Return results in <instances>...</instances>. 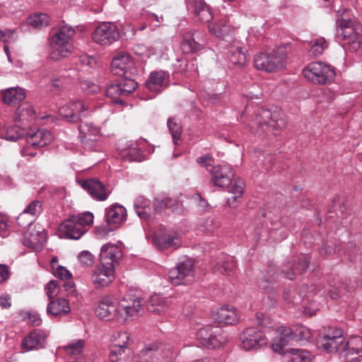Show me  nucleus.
I'll return each instance as SVG.
<instances>
[{
  "label": "nucleus",
  "instance_id": "obj_1",
  "mask_svg": "<svg viewBox=\"0 0 362 362\" xmlns=\"http://www.w3.org/2000/svg\"><path fill=\"white\" fill-rule=\"evenodd\" d=\"M291 51V46L285 45L265 52L257 53L254 58L255 66L264 71H276L286 66L287 57Z\"/></svg>",
  "mask_w": 362,
  "mask_h": 362
},
{
  "label": "nucleus",
  "instance_id": "obj_2",
  "mask_svg": "<svg viewBox=\"0 0 362 362\" xmlns=\"http://www.w3.org/2000/svg\"><path fill=\"white\" fill-rule=\"evenodd\" d=\"M74 29L68 25L57 28L49 40V57L54 60L68 57L73 50Z\"/></svg>",
  "mask_w": 362,
  "mask_h": 362
},
{
  "label": "nucleus",
  "instance_id": "obj_3",
  "mask_svg": "<svg viewBox=\"0 0 362 362\" xmlns=\"http://www.w3.org/2000/svg\"><path fill=\"white\" fill-rule=\"evenodd\" d=\"M93 218L89 211L71 216L59 225V230L67 238L78 240L86 232L87 227L92 225Z\"/></svg>",
  "mask_w": 362,
  "mask_h": 362
},
{
  "label": "nucleus",
  "instance_id": "obj_4",
  "mask_svg": "<svg viewBox=\"0 0 362 362\" xmlns=\"http://www.w3.org/2000/svg\"><path fill=\"white\" fill-rule=\"evenodd\" d=\"M286 121L280 112H272L267 110H261L255 118L251 120L249 126L250 131L258 133L264 131V126L274 130H279L286 126Z\"/></svg>",
  "mask_w": 362,
  "mask_h": 362
},
{
  "label": "nucleus",
  "instance_id": "obj_5",
  "mask_svg": "<svg viewBox=\"0 0 362 362\" xmlns=\"http://www.w3.org/2000/svg\"><path fill=\"white\" fill-rule=\"evenodd\" d=\"M196 337L202 346L209 349L220 348L227 342L223 330L211 325L199 328Z\"/></svg>",
  "mask_w": 362,
  "mask_h": 362
},
{
  "label": "nucleus",
  "instance_id": "obj_6",
  "mask_svg": "<svg viewBox=\"0 0 362 362\" xmlns=\"http://www.w3.org/2000/svg\"><path fill=\"white\" fill-rule=\"evenodd\" d=\"M303 74L308 81L313 83H329L335 76L334 69L321 62L310 63L303 70Z\"/></svg>",
  "mask_w": 362,
  "mask_h": 362
},
{
  "label": "nucleus",
  "instance_id": "obj_7",
  "mask_svg": "<svg viewBox=\"0 0 362 362\" xmlns=\"http://www.w3.org/2000/svg\"><path fill=\"white\" fill-rule=\"evenodd\" d=\"M115 320L124 323L137 315L141 308V303L140 298H133L128 295L122 299L115 298Z\"/></svg>",
  "mask_w": 362,
  "mask_h": 362
},
{
  "label": "nucleus",
  "instance_id": "obj_8",
  "mask_svg": "<svg viewBox=\"0 0 362 362\" xmlns=\"http://www.w3.org/2000/svg\"><path fill=\"white\" fill-rule=\"evenodd\" d=\"M140 356L144 358L141 362H173L177 352L168 346L153 344L144 348Z\"/></svg>",
  "mask_w": 362,
  "mask_h": 362
},
{
  "label": "nucleus",
  "instance_id": "obj_9",
  "mask_svg": "<svg viewBox=\"0 0 362 362\" xmlns=\"http://www.w3.org/2000/svg\"><path fill=\"white\" fill-rule=\"evenodd\" d=\"M153 243L159 250H176L181 245V238L176 230L161 226L154 233Z\"/></svg>",
  "mask_w": 362,
  "mask_h": 362
},
{
  "label": "nucleus",
  "instance_id": "obj_10",
  "mask_svg": "<svg viewBox=\"0 0 362 362\" xmlns=\"http://www.w3.org/2000/svg\"><path fill=\"white\" fill-rule=\"evenodd\" d=\"M26 226L28 228L23 233L22 243L35 251L42 250L46 240L45 229L39 224L33 225L32 220H29L24 226Z\"/></svg>",
  "mask_w": 362,
  "mask_h": 362
},
{
  "label": "nucleus",
  "instance_id": "obj_11",
  "mask_svg": "<svg viewBox=\"0 0 362 362\" xmlns=\"http://www.w3.org/2000/svg\"><path fill=\"white\" fill-rule=\"evenodd\" d=\"M120 37L117 27L112 23L104 22L98 25L92 33L93 40L98 45L109 46Z\"/></svg>",
  "mask_w": 362,
  "mask_h": 362
},
{
  "label": "nucleus",
  "instance_id": "obj_12",
  "mask_svg": "<svg viewBox=\"0 0 362 362\" xmlns=\"http://www.w3.org/2000/svg\"><path fill=\"white\" fill-rule=\"evenodd\" d=\"M194 263L192 259H186L178 263L176 267L168 272L170 282L174 285H181L192 281L194 276Z\"/></svg>",
  "mask_w": 362,
  "mask_h": 362
},
{
  "label": "nucleus",
  "instance_id": "obj_13",
  "mask_svg": "<svg viewBox=\"0 0 362 362\" xmlns=\"http://www.w3.org/2000/svg\"><path fill=\"white\" fill-rule=\"evenodd\" d=\"M90 110L83 100H71L59 109V113L66 122L76 123L87 117Z\"/></svg>",
  "mask_w": 362,
  "mask_h": 362
},
{
  "label": "nucleus",
  "instance_id": "obj_14",
  "mask_svg": "<svg viewBox=\"0 0 362 362\" xmlns=\"http://www.w3.org/2000/svg\"><path fill=\"white\" fill-rule=\"evenodd\" d=\"M337 35L356 51L361 47V36L351 20L341 18L337 22Z\"/></svg>",
  "mask_w": 362,
  "mask_h": 362
},
{
  "label": "nucleus",
  "instance_id": "obj_15",
  "mask_svg": "<svg viewBox=\"0 0 362 362\" xmlns=\"http://www.w3.org/2000/svg\"><path fill=\"white\" fill-rule=\"evenodd\" d=\"M240 345L245 351L257 350L267 342L266 335L260 330L255 327H248L240 334Z\"/></svg>",
  "mask_w": 362,
  "mask_h": 362
},
{
  "label": "nucleus",
  "instance_id": "obj_16",
  "mask_svg": "<svg viewBox=\"0 0 362 362\" xmlns=\"http://www.w3.org/2000/svg\"><path fill=\"white\" fill-rule=\"evenodd\" d=\"M111 71L115 75H124L126 77L134 76L137 71L132 56L126 52H120L112 59Z\"/></svg>",
  "mask_w": 362,
  "mask_h": 362
},
{
  "label": "nucleus",
  "instance_id": "obj_17",
  "mask_svg": "<svg viewBox=\"0 0 362 362\" xmlns=\"http://www.w3.org/2000/svg\"><path fill=\"white\" fill-rule=\"evenodd\" d=\"M78 138L86 149L93 151L100 137V129L93 122H83L78 126Z\"/></svg>",
  "mask_w": 362,
  "mask_h": 362
},
{
  "label": "nucleus",
  "instance_id": "obj_18",
  "mask_svg": "<svg viewBox=\"0 0 362 362\" xmlns=\"http://www.w3.org/2000/svg\"><path fill=\"white\" fill-rule=\"evenodd\" d=\"M340 358L345 362H362V337L354 336L344 341Z\"/></svg>",
  "mask_w": 362,
  "mask_h": 362
},
{
  "label": "nucleus",
  "instance_id": "obj_19",
  "mask_svg": "<svg viewBox=\"0 0 362 362\" xmlns=\"http://www.w3.org/2000/svg\"><path fill=\"white\" fill-rule=\"evenodd\" d=\"M211 182L221 188H226L231 184L234 173L230 165L227 164L216 165L210 170Z\"/></svg>",
  "mask_w": 362,
  "mask_h": 362
},
{
  "label": "nucleus",
  "instance_id": "obj_20",
  "mask_svg": "<svg viewBox=\"0 0 362 362\" xmlns=\"http://www.w3.org/2000/svg\"><path fill=\"white\" fill-rule=\"evenodd\" d=\"M122 257V251L117 244L107 243L100 250V262L102 265L113 267L119 263Z\"/></svg>",
  "mask_w": 362,
  "mask_h": 362
},
{
  "label": "nucleus",
  "instance_id": "obj_21",
  "mask_svg": "<svg viewBox=\"0 0 362 362\" xmlns=\"http://www.w3.org/2000/svg\"><path fill=\"white\" fill-rule=\"evenodd\" d=\"M49 332L43 329H34L22 341L21 346L25 351L37 350L45 347Z\"/></svg>",
  "mask_w": 362,
  "mask_h": 362
},
{
  "label": "nucleus",
  "instance_id": "obj_22",
  "mask_svg": "<svg viewBox=\"0 0 362 362\" xmlns=\"http://www.w3.org/2000/svg\"><path fill=\"white\" fill-rule=\"evenodd\" d=\"M53 139L52 134L46 129H30L25 134L26 143L35 148L49 145Z\"/></svg>",
  "mask_w": 362,
  "mask_h": 362
},
{
  "label": "nucleus",
  "instance_id": "obj_23",
  "mask_svg": "<svg viewBox=\"0 0 362 362\" xmlns=\"http://www.w3.org/2000/svg\"><path fill=\"white\" fill-rule=\"evenodd\" d=\"M238 311L233 306L223 305L212 313L213 319L219 324L235 325L240 320Z\"/></svg>",
  "mask_w": 362,
  "mask_h": 362
},
{
  "label": "nucleus",
  "instance_id": "obj_24",
  "mask_svg": "<svg viewBox=\"0 0 362 362\" xmlns=\"http://www.w3.org/2000/svg\"><path fill=\"white\" fill-rule=\"evenodd\" d=\"M276 336L272 344L275 352L284 354V348L294 341L293 329L286 326H280L276 329Z\"/></svg>",
  "mask_w": 362,
  "mask_h": 362
},
{
  "label": "nucleus",
  "instance_id": "obj_25",
  "mask_svg": "<svg viewBox=\"0 0 362 362\" xmlns=\"http://www.w3.org/2000/svg\"><path fill=\"white\" fill-rule=\"evenodd\" d=\"M115 279V268L100 265L95 268L91 276V282L96 288L107 286Z\"/></svg>",
  "mask_w": 362,
  "mask_h": 362
},
{
  "label": "nucleus",
  "instance_id": "obj_26",
  "mask_svg": "<svg viewBox=\"0 0 362 362\" xmlns=\"http://www.w3.org/2000/svg\"><path fill=\"white\" fill-rule=\"evenodd\" d=\"M344 338L341 330L323 336L320 344L322 349L328 353L340 352L342 351Z\"/></svg>",
  "mask_w": 362,
  "mask_h": 362
},
{
  "label": "nucleus",
  "instance_id": "obj_27",
  "mask_svg": "<svg viewBox=\"0 0 362 362\" xmlns=\"http://www.w3.org/2000/svg\"><path fill=\"white\" fill-rule=\"evenodd\" d=\"M298 266L293 262H287L281 269V274L288 279H293L296 274H301L308 267L310 258L308 255H302L298 257Z\"/></svg>",
  "mask_w": 362,
  "mask_h": 362
},
{
  "label": "nucleus",
  "instance_id": "obj_28",
  "mask_svg": "<svg viewBox=\"0 0 362 362\" xmlns=\"http://www.w3.org/2000/svg\"><path fill=\"white\" fill-rule=\"evenodd\" d=\"M169 74L163 71L152 72L145 84L154 95L162 91L168 86Z\"/></svg>",
  "mask_w": 362,
  "mask_h": 362
},
{
  "label": "nucleus",
  "instance_id": "obj_29",
  "mask_svg": "<svg viewBox=\"0 0 362 362\" xmlns=\"http://www.w3.org/2000/svg\"><path fill=\"white\" fill-rule=\"evenodd\" d=\"M82 187L89 194L98 201H105L107 199L108 192L103 183L98 179H90L83 182Z\"/></svg>",
  "mask_w": 362,
  "mask_h": 362
},
{
  "label": "nucleus",
  "instance_id": "obj_30",
  "mask_svg": "<svg viewBox=\"0 0 362 362\" xmlns=\"http://www.w3.org/2000/svg\"><path fill=\"white\" fill-rule=\"evenodd\" d=\"M211 267L214 273L229 275L235 269L236 262L233 257L223 254L212 263Z\"/></svg>",
  "mask_w": 362,
  "mask_h": 362
},
{
  "label": "nucleus",
  "instance_id": "obj_31",
  "mask_svg": "<svg viewBox=\"0 0 362 362\" xmlns=\"http://www.w3.org/2000/svg\"><path fill=\"white\" fill-rule=\"evenodd\" d=\"M115 298L107 296L103 298L95 308V314L103 320H115Z\"/></svg>",
  "mask_w": 362,
  "mask_h": 362
},
{
  "label": "nucleus",
  "instance_id": "obj_32",
  "mask_svg": "<svg viewBox=\"0 0 362 362\" xmlns=\"http://www.w3.org/2000/svg\"><path fill=\"white\" fill-rule=\"evenodd\" d=\"M122 158L127 161H141L144 155L137 142H129L126 147L120 150Z\"/></svg>",
  "mask_w": 362,
  "mask_h": 362
},
{
  "label": "nucleus",
  "instance_id": "obj_33",
  "mask_svg": "<svg viewBox=\"0 0 362 362\" xmlns=\"http://www.w3.org/2000/svg\"><path fill=\"white\" fill-rule=\"evenodd\" d=\"M71 307L67 299L59 298L51 300L47 306V313L54 316H63L69 313Z\"/></svg>",
  "mask_w": 362,
  "mask_h": 362
},
{
  "label": "nucleus",
  "instance_id": "obj_34",
  "mask_svg": "<svg viewBox=\"0 0 362 362\" xmlns=\"http://www.w3.org/2000/svg\"><path fill=\"white\" fill-rule=\"evenodd\" d=\"M169 305L168 298L158 294L152 295L146 303L148 310L157 315L164 314Z\"/></svg>",
  "mask_w": 362,
  "mask_h": 362
},
{
  "label": "nucleus",
  "instance_id": "obj_35",
  "mask_svg": "<svg viewBox=\"0 0 362 362\" xmlns=\"http://www.w3.org/2000/svg\"><path fill=\"white\" fill-rule=\"evenodd\" d=\"M105 217L109 223H121L127 218V210L122 205L115 204L106 209Z\"/></svg>",
  "mask_w": 362,
  "mask_h": 362
},
{
  "label": "nucleus",
  "instance_id": "obj_36",
  "mask_svg": "<svg viewBox=\"0 0 362 362\" xmlns=\"http://www.w3.org/2000/svg\"><path fill=\"white\" fill-rule=\"evenodd\" d=\"M228 57L229 61L238 67H243L247 62L246 50L235 45H230L228 47Z\"/></svg>",
  "mask_w": 362,
  "mask_h": 362
},
{
  "label": "nucleus",
  "instance_id": "obj_37",
  "mask_svg": "<svg viewBox=\"0 0 362 362\" xmlns=\"http://www.w3.org/2000/svg\"><path fill=\"white\" fill-rule=\"evenodd\" d=\"M113 349H119V351L126 353L132 343L131 334L127 332H117L111 338Z\"/></svg>",
  "mask_w": 362,
  "mask_h": 362
},
{
  "label": "nucleus",
  "instance_id": "obj_38",
  "mask_svg": "<svg viewBox=\"0 0 362 362\" xmlns=\"http://www.w3.org/2000/svg\"><path fill=\"white\" fill-rule=\"evenodd\" d=\"M42 211V204L38 200H34L30 202L22 211V213L17 218V222L20 226H25L26 223L24 222L27 216H31L32 221L35 217L39 216Z\"/></svg>",
  "mask_w": 362,
  "mask_h": 362
},
{
  "label": "nucleus",
  "instance_id": "obj_39",
  "mask_svg": "<svg viewBox=\"0 0 362 362\" xmlns=\"http://www.w3.org/2000/svg\"><path fill=\"white\" fill-rule=\"evenodd\" d=\"M26 97L25 90L20 87H13L6 89L2 95V100L7 105L18 103Z\"/></svg>",
  "mask_w": 362,
  "mask_h": 362
},
{
  "label": "nucleus",
  "instance_id": "obj_40",
  "mask_svg": "<svg viewBox=\"0 0 362 362\" xmlns=\"http://www.w3.org/2000/svg\"><path fill=\"white\" fill-rule=\"evenodd\" d=\"M316 289V286L312 285L310 286V291L308 292H305L301 290L300 294H297L294 289L286 288L284 291L283 293V299L288 305H297L302 301V295L303 294L305 296L310 297V293H313Z\"/></svg>",
  "mask_w": 362,
  "mask_h": 362
},
{
  "label": "nucleus",
  "instance_id": "obj_41",
  "mask_svg": "<svg viewBox=\"0 0 362 362\" xmlns=\"http://www.w3.org/2000/svg\"><path fill=\"white\" fill-rule=\"evenodd\" d=\"M194 11L199 21L209 23L213 18L212 13L204 0H192Z\"/></svg>",
  "mask_w": 362,
  "mask_h": 362
},
{
  "label": "nucleus",
  "instance_id": "obj_42",
  "mask_svg": "<svg viewBox=\"0 0 362 362\" xmlns=\"http://www.w3.org/2000/svg\"><path fill=\"white\" fill-rule=\"evenodd\" d=\"M245 183L242 180H235V183L230 187L229 192L232 194L230 197L227 199L228 204L230 207L235 208L237 204L236 202L242 198L244 192Z\"/></svg>",
  "mask_w": 362,
  "mask_h": 362
},
{
  "label": "nucleus",
  "instance_id": "obj_43",
  "mask_svg": "<svg viewBox=\"0 0 362 362\" xmlns=\"http://www.w3.org/2000/svg\"><path fill=\"white\" fill-rule=\"evenodd\" d=\"M134 207L138 216L147 220L150 217V202L142 196L137 197L134 202Z\"/></svg>",
  "mask_w": 362,
  "mask_h": 362
},
{
  "label": "nucleus",
  "instance_id": "obj_44",
  "mask_svg": "<svg viewBox=\"0 0 362 362\" xmlns=\"http://www.w3.org/2000/svg\"><path fill=\"white\" fill-rule=\"evenodd\" d=\"M25 134V129L18 126L6 127L0 130V137L11 141H16Z\"/></svg>",
  "mask_w": 362,
  "mask_h": 362
},
{
  "label": "nucleus",
  "instance_id": "obj_45",
  "mask_svg": "<svg viewBox=\"0 0 362 362\" xmlns=\"http://www.w3.org/2000/svg\"><path fill=\"white\" fill-rule=\"evenodd\" d=\"M37 117L34 107L28 103L18 107L16 112V119L19 121L33 120Z\"/></svg>",
  "mask_w": 362,
  "mask_h": 362
},
{
  "label": "nucleus",
  "instance_id": "obj_46",
  "mask_svg": "<svg viewBox=\"0 0 362 362\" xmlns=\"http://www.w3.org/2000/svg\"><path fill=\"white\" fill-rule=\"evenodd\" d=\"M181 48L183 52L190 53L200 50L202 45L195 41L192 33H187L185 34L181 42Z\"/></svg>",
  "mask_w": 362,
  "mask_h": 362
},
{
  "label": "nucleus",
  "instance_id": "obj_47",
  "mask_svg": "<svg viewBox=\"0 0 362 362\" xmlns=\"http://www.w3.org/2000/svg\"><path fill=\"white\" fill-rule=\"evenodd\" d=\"M139 49H146V52H141L139 54H144L147 57L151 55H156L158 57H163L167 52L166 47L162 42H156L149 47H146L144 45H139L137 47ZM136 53L139 54L138 51Z\"/></svg>",
  "mask_w": 362,
  "mask_h": 362
},
{
  "label": "nucleus",
  "instance_id": "obj_48",
  "mask_svg": "<svg viewBox=\"0 0 362 362\" xmlns=\"http://www.w3.org/2000/svg\"><path fill=\"white\" fill-rule=\"evenodd\" d=\"M209 32L219 38H223L230 32V25L226 21H220L209 25Z\"/></svg>",
  "mask_w": 362,
  "mask_h": 362
},
{
  "label": "nucleus",
  "instance_id": "obj_49",
  "mask_svg": "<svg viewBox=\"0 0 362 362\" xmlns=\"http://www.w3.org/2000/svg\"><path fill=\"white\" fill-rule=\"evenodd\" d=\"M27 23L34 28H42L49 24V16L45 13H35L30 16Z\"/></svg>",
  "mask_w": 362,
  "mask_h": 362
},
{
  "label": "nucleus",
  "instance_id": "obj_50",
  "mask_svg": "<svg viewBox=\"0 0 362 362\" xmlns=\"http://www.w3.org/2000/svg\"><path fill=\"white\" fill-rule=\"evenodd\" d=\"M51 267L53 274L57 278L61 280H67L71 278V273L66 267L57 264L56 257L52 258L51 260Z\"/></svg>",
  "mask_w": 362,
  "mask_h": 362
},
{
  "label": "nucleus",
  "instance_id": "obj_51",
  "mask_svg": "<svg viewBox=\"0 0 362 362\" xmlns=\"http://www.w3.org/2000/svg\"><path fill=\"white\" fill-rule=\"evenodd\" d=\"M84 344V340L77 339L71 341L66 346H64L63 349L67 354L75 357L82 354Z\"/></svg>",
  "mask_w": 362,
  "mask_h": 362
},
{
  "label": "nucleus",
  "instance_id": "obj_52",
  "mask_svg": "<svg viewBox=\"0 0 362 362\" xmlns=\"http://www.w3.org/2000/svg\"><path fill=\"white\" fill-rule=\"evenodd\" d=\"M293 335L294 341L296 342L303 341H308L311 338L312 332L308 327L299 325L293 329Z\"/></svg>",
  "mask_w": 362,
  "mask_h": 362
},
{
  "label": "nucleus",
  "instance_id": "obj_53",
  "mask_svg": "<svg viewBox=\"0 0 362 362\" xmlns=\"http://www.w3.org/2000/svg\"><path fill=\"white\" fill-rule=\"evenodd\" d=\"M288 362H313V356L306 350L292 349V354Z\"/></svg>",
  "mask_w": 362,
  "mask_h": 362
},
{
  "label": "nucleus",
  "instance_id": "obj_54",
  "mask_svg": "<svg viewBox=\"0 0 362 362\" xmlns=\"http://www.w3.org/2000/svg\"><path fill=\"white\" fill-rule=\"evenodd\" d=\"M105 93L107 97L116 98L117 96H124L122 89L120 83H111L108 85L105 90ZM115 103L122 104V100L120 99H115Z\"/></svg>",
  "mask_w": 362,
  "mask_h": 362
},
{
  "label": "nucleus",
  "instance_id": "obj_55",
  "mask_svg": "<svg viewBox=\"0 0 362 362\" xmlns=\"http://www.w3.org/2000/svg\"><path fill=\"white\" fill-rule=\"evenodd\" d=\"M328 44L325 38H317L310 42V53L313 56L321 54L327 48Z\"/></svg>",
  "mask_w": 362,
  "mask_h": 362
},
{
  "label": "nucleus",
  "instance_id": "obj_56",
  "mask_svg": "<svg viewBox=\"0 0 362 362\" xmlns=\"http://www.w3.org/2000/svg\"><path fill=\"white\" fill-rule=\"evenodd\" d=\"M168 126L174 144L175 145H178L182 134V128L180 124L173 119L170 118L168 121Z\"/></svg>",
  "mask_w": 362,
  "mask_h": 362
},
{
  "label": "nucleus",
  "instance_id": "obj_57",
  "mask_svg": "<svg viewBox=\"0 0 362 362\" xmlns=\"http://www.w3.org/2000/svg\"><path fill=\"white\" fill-rule=\"evenodd\" d=\"M174 203L175 201L170 198H156L154 200L155 211L158 213L163 212L165 209H170Z\"/></svg>",
  "mask_w": 362,
  "mask_h": 362
},
{
  "label": "nucleus",
  "instance_id": "obj_58",
  "mask_svg": "<svg viewBox=\"0 0 362 362\" xmlns=\"http://www.w3.org/2000/svg\"><path fill=\"white\" fill-rule=\"evenodd\" d=\"M61 286L56 281H50L46 286V294L49 299L54 300V298L59 294Z\"/></svg>",
  "mask_w": 362,
  "mask_h": 362
},
{
  "label": "nucleus",
  "instance_id": "obj_59",
  "mask_svg": "<svg viewBox=\"0 0 362 362\" xmlns=\"http://www.w3.org/2000/svg\"><path fill=\"white\" fill-rule=\"evenodd\" d=\"M124 96L129 95L137 87V83L131 78H126L119 82Z\"/></svg>",
  "mask_w": 362,
  "mask_h": 362
},
{
  "label": "nucleus",
  "instance_id": "obj_60",
  "mask_svg": "<svg viewBox=\"0 0 362 362\" xmlns=\"http://www.w3.org/2000/svg\"><path fill=\"white\" fill-rule=\"evenodd\" d=\"M80 86L81 90L86 94L95 93L100 90V86L89 80L81 81Z\"/></svg>",
  "mask_w": 362,
  "mask_h": 362
},
{
  "label": "nucleus",
  "instance_id": "obj_61",
  "mask_svg": "<svg viewBox=\"0 0 362 362\" xmlns=\"http://www.w3.org/2000/svg\"><path fill=\"white\" fill-rule=\"evenodd\" d=\"M339 246L337 243L329 240L322 246V249L320 250V253L322 255L324 254L325 255H331L337 252H339Z\"/></svg>",
  "mask_w": 362,
  "mask_h": 362
},
{
  "label": "nucleus",
  "instance_id": "obj_62",
  "mask_svg": "<svg viewBox=\"0 0 362 362\" xmlns=\"http://www.w3.org/2000/svg\"><path fill=\"white\" fill-rule=\"evenodd\" d=\"M78 259L79 262L84 267H91L94 264V257L93 255L87 250L81 252L78 255Z\"/></svg>",
  "mask_w": 362,
  "mask_h": 362
},
{
  "label": "nucleus",
  "instance_id": "obj_63",
  "mask_svg": "<svg viewBox=\"0 0 362 362\" xmlns=\"http://www.w3.org/2000/svg\"><path fill=\"white\" fill-rule=\"evenodd\" d=\"M16 38V29L0 30V40L4 42L15 41Z\"/></svg>",
  "mask_w": 362,
  "mask_h": 362
},
{
  "label": "nucleus",
  "instance_id": "obj_64",
  "mask_svg": "<svg viewBox=\"0 0 362 362\" xmlns=\"http://www.w3.org/2000/svg\"><path fill=\"white\" fill-rule=\"evenodd\" d=\"M197 163L202 166L205 167L208 172H210L211 167L214 165H211L212 158L209 154L203 155L197 159Z\"/></svg>",
  "mask_w": 362,
  "mask_h": 362
}]
</instances>
